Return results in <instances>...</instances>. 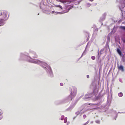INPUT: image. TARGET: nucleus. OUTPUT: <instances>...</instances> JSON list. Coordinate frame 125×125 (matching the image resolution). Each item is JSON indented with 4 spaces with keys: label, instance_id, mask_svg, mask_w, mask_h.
<instances>
[{
    "label": "nucleus",
    "instance_id": "1",
    "mask_svg": "<svg viewBox=\"0 0 125 125\" xmlns=\"http://www.w3.org/2000/svg\"><path fill=\"white\" fill-rule=\"evenodd\" d=\"M7 15V13L5 11L0 12V26L3 24L4 21L5 20Z\"/></svg>",
    "mask_w": 125,
    "mask_h": 125
},
{
    "label": "nucleus",
    "instance_id": "2",
    "mask_svg": "<svg viewBox=\"0 0 125 125\" xmlns=\"http://www.w3.org/2000/svg\"><path fill=\"white\" fill-rule=\"evenodd\" d=\"M77 92V89L74 87H73L72 89L71 92V95L72 96H74L76 95Z\"/></svg>",
    "mask_w": 125,
    "mask_h": 125
},
{
    "label": "nucleus",
    "instance_id": "3",
    "mask_svg": "<svg viewBox=\"0 0 125 125\" xmlns=\"http://www.w3.org/2000/svg\"><path fill=\"white\" fill-rule=\"evenodd\" d=\"M68 6H69L67 5L65 7V9H66V10L64 12V13H66L68 12L71 9L73 8V6H72L70 7L68 9H67V8H68Z\"/></svg>",
    "mask_w": 125,
    "mask_h": 125
},
{
    "label": "nucleus",
    "instance_id": "4",
    "mask_svg": "<svg viewBox=\"0 0 125 125\" xmlns=\"http://www.w3.org/2000/svg\"><path fill=\"white\" fill-rule=\"evenodd\" d=\"M118 69L119 70H121L122 71H124V67L122 65H120L118 67Z\"/></svg>",
    "mask_w": 125,
    "mask_h": 125
},
{
    "label": "nucleus",
    "instance_id": "5",
    "mask_svg": "<svg viewBox=\"0 0 125 125\" xmlns=\"http://www.w3.org/2000/svg\"><path fill=\"white\" fill-rule=\"evenodd\" d=\"M60 2L62 3H64L66 2H69V3H70L72 2V1H68V0H61Z\"/></svg>",
    "mask_w": 125,
    "mask_h": 125
},
{
    "label": "nucleus",
    "instance_id": "6",
    "mask_svg": "<svg viewBox=\"0 0 125 125\" xmlns=\"http://www.w3.org/2000/svg\"><path fill=\"white\" fill-rule=\"evenodd\" d=\"M117 51L119 55H120L121 56L122 55V52L118 48L117 49Z\"/></svg>",
    "mask_w": 125,
    "mask_h": 125
},
{
    "label": "nucleus",
    "instance_id": "7",
    "mask_svg": "<svg viewBox=\"0 0 125 125\" xmlns=\"http://www.w3.org/2000/svg\"><path fill=\"white\" fill-rule=\"evenodd\" d=\"M71 95L69 96L67 98V99L69 101L72 100V97Z\"/></svg>",
    "mask_w": 125,
    "mask_h": 125
},
{
    "label": "nucleus",
    "instance_id": "8",
    "mask_svg": "<svg viewBox=\"0 0 125 125\" xmlns=\"http://www.w3.org/2000/svg\"><path fill=\"white\" fill-rule=\"evenodd\" d=\"M55 6L56 7H59L60 8H61L62 10V6L60 5H55Z\"/></svg>",
    "mask_w": 125,
    "mask_h": 125
},
{
    "label": "nucleus",
    "instance_id": "9",
    "mask_svg": "<svg viewBox=\"0 0 125 125\" xmlns=\"http://www.w3.org/2000/svg\"><path fill=\"white\" fill-rule=\"evenodd\" d=\"M123 94L122 93H120L118 94V96L120 97H122L123 96Z\"/></svg>",
    "mask_w": 125,
    "mask_h": 125
},
{
    "label": "nucleus",
    "instance_id": "10",
    "mask_svg": "<svg viewBox=\"0 0 125 125\" xmlns=\"http://www.w3.org/2000/svg\"><path fill=\"white\" fill-rule=\"evenodd\" d=\"M120 29H122L123 30H125V26H120Z\"/></svg>",
    "mask_w": 125,
    "mask_h": 125
},
{
    "label": "nucleus",
    "instance_id": "11",
    "mask_svg": "<svg viewBox=\"0 0 125 125\" xmlns=\"http://www.w3.org/2000/svg\"><path fill=\"white\" fill-rule=\"evenodd\" d=\"M67 118H65L64 119V123H66L67 122Z\"/></svg>",
    "mask_w": 125,
    "mask_h": 125
},
{
    "label": "nucleus",
    "instance_id": "12",
    "mask_svg": "<svg viewBox=\"0 0 125 125\" xmlns=\"http://www.w3.org/2000/svg\"><path fill=\"white\" fill-rule=\"evenodd\" d=\"M92 59L93 60H94L95 59V57L94 56H92L91 57Z\"/></svg>",
    "mask_w": 125,
    "mask_h": 125
},
{
    "label": "nucleus",
    "instance_id": "13",
    "mask_svg": "<svg viewBox=\"0 0 125 125\" xmlns=\"http://www.w3.org/2000/svg\"><path fill=\"white\" fill-rule=\"evenodd\" d=\"M64 117L63 116H62L61 117V120H62L63 119Z\"/></svg>",
    "mask_w": 125,
    "mask_h": 125
},
{
    "label": "nucleus",
    "instance_id": "14",
    "mask_svg": "<svg viewBox=\"0 0 125 125\" xmlns=\"http://www.w3.org/2000/svg\"><path fill=\"white\" fill-rule=\"evenodd\" d=\"M83 117L84 118H85L86 117V115H83Z\"/></svg>",
    "mask_w": 125,
    "mask_h": 125
},
{
    "label": "nucleus",
    "instance_id": "15",
    "mask_svg": "<svg viewBox=\"0 0 125 125\" xmlns=\"http://www.w3.org/2000/svg\"><path fill=\"white\" fill-rule=\"evenodd\" d=\"M60 85H61V86H63V83H60Z\"/></svg>",
    "mask_w": 125,
    "mask_h": 125
},
{
    "label": "nucleus",
    "instance_id": "16",
    "mask_svg": "<svg viewBox=\"0 0 125 125\" xmlns=\"http://www.w3.org/2000/svg\"><path fill=\"white\" fill-rule=\"evenodd\" d=\"M87 78H89V75H87Z\"/></svg>",
    "mask_w": 125,
    "mask_h": 125
},
{
    "label": "nucleus",
    "instance_id": "17",
    "mask_svg": "<svg viewBox=\"0 0 125 125\" xmlns=\"http://www.w3.org/2000/svg\"><path fill=\"white\" fill-rule=\"evenodd\" d=\"M89 121H87V122L86 123V124H88V123H89Z\"/></svg>",
    "mask_w": 125,
    "mask_h": 125
},
{
    "label": "nucleus",
    "instance_id": "18",
    "mask_svg": "<svg viewBox=\"0 0 125 125\" xmlns=\"http://www.w3.org/2000/svg\"><path fill=\"white\" fill-rule=\"evenodd\" d=\"M58 1L61 2V0H56Z\"/></svg>",
    "mask_w": 125,
    "mask_h": 125
},
{
    "label": "nucleus",
    "instance_id": "19",
    "mask_svg": "<svg viewBox=\"0 0 125 125\" xmlns=\"http://www.w3.org/2000/svg\"><path fill=\"white\" fill-rule=\"evenodd\" d=\"M96 122L97 123H99V121H96Z\"/></svg>",
    "mask_w": 125,
    "mask_h": 125
},
{
    "label": "nucleus",
    "instance_id": "20",
    "mask_svg": "<svg viewBox=\"0 0 125 125\" xmlns=\"http://www.w3.org/2000/svg\"><path fill=\"white\" fill-rule=\"evenodd\" d=\"M87 124H86V123H85L83 125H87Z\"/></svg>",
    "mask_w": 125,
    "mask_h": 125
},
{
    "label": "nucleus",
    "instance_id": "21",
    "mask_svg": "<svg viewBox=\"0 0 125 125\" xmlns=\"http://www.w3.org/2000/svg\"><path fill=\"white\" fill-rule=\"evenodd\" d=\"M90 1H93L94 0H89Z\"/></svg>",
    "mask_w": 125,
    "mask_h": 125
},
{
    "label": "nucleus",
    "instance_id": "22",
    "mask_svg": "<svg viewBox=\"0 0 125 125\" xmlns=\"http://www.w3.org/2000/svg\"><path fill=\"white\" fill-rule=\"evenodd\" d=\"M52 13L54 12V11H52Z\"/></svg>",
    "mask_w": 125,
    "mask_h": 125
},
{
    "label": "nucleus",
    "instance_id": "23",
    "mask_svg": "<svg viewBox=\"0 0 125 125\" xmlns=\"http://www.w3.org/2000/svg\"><path fill=\"white\" fill-rule=\"evenodd\" d=\"M68 125V124H67V125Z\"/></svg>",
    "mask_w": 125,
    "mask_h": 125
}]
</instances>
